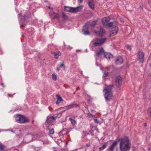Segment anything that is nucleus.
<instances>
[{
  "label": "nucleus",
  "mask_w": 151,
  "mask_h": 151,
  "mask_svg": "<svg viewBox=\"0 0 151 151\" xmlns=\"http://www.w3.org/2000/svg\"><path fill=\"white\" fill-rule=\"evenodd\" d=\"M49 132L51 134H52L54 133V130L53 129H52L49 130Z\"/></svg>",
  "instance_id": "cd10ccee"
},
{
  "label": "nucleus",
  "mask_w": 151,
  "mask_h": 151,
  "mask_svg": "<svg viewBox=\"0 0 151 151\" xmlns=\"http://www.w3.org/2000/svg\"><path fill=\"white\" fill-rule=\"evenodd\" d=\"M82 7L83 6H79L75 8L65 6L64 9L67 12L71 13H76L81 11L82 9Z\"/></svg>",
  "instance_id": "7ed1b4c3"
},
{
  "label": "nucleus",
  "mask_w": 151,
  "mask_h": 151,
  "mask_svg": "<svg viewBox=\"0 0 151 151\" xmlns=\"http://www.w3.org/2000/svg\"><path fill=\"white\" fill-rule=\"evenodd\" d=\"M52 54L56 58H58L59 56L60 55H61V53L60 52L57 53L55 52H52Z\"/></svg>",
  "instance_id": "aec40b11"
},
{
  "label": "nucleus",
  "mask_w": 151,
  "mask_h": 151,
  "mask_svg": "<svg viewBox=\"0 0 151 151\" xmlns=\"http://www.w3.org/2000/svg\"><path fill=\"white\" fill-rule=\"evenodd\" d=\"M132 151H135L136 149V147H132Z\"/></svg>",
  "instance_id": "f704fd0d"
},
{
  "label": "nucleus",
  "mask_w": 151,
  "mask_h": 151,
  "mask_svg": "<svg viewBox=\"0 0 151 151\" xmlns=\"http://www.w3.org/2000/svg\"><path fill=\"white\" fill-rule=\"evenodd\" d=\"M105 94L104 96L106 101H111L113 98V93L112 92H104Z\"/></svg>",
  "instance_id": "423d86ee"
},
{
  "label": "nucleus",
  "mask_w": 151,
  "mask_h": 151,
  "mask_svg": "<svg viewBox=\"0 0 151 151\" xmlns=\"http://www.w3.org/2000/svg\"><path fill=\"white\" fill-rule=\"evenodd\" d=\"M144 125L145 126H146V125H147V124L146 123H144Z\"/></svg>",
  "instance_id": "ea45409f"
},
{
  "label": "nucleus",
  "mask_w": 151,
  "mask_h": 151,
  "mask_svg": "<svg viewBox=\"0 0 151 151\" xmlns=\"http://www.w3.org/2000/svg\"><path fill=\"white\" fill-rule=\"evenodd\" d=\"M109 25V27H111L112 29L110 32V36L111 37L115 35L118 30L117 22H111Z\"/></svg>",
  "instance_id": "f03ea898"
},
{
  "label": "nucleus",
  "mask_w": 151,
  "mask_h": 151,
  "mask_svg": "<svg viewBox=\"0 0 151 151\" xmlns=\"http://www.w3.org/2000/svg\"><path fill=\"white\" fill-rule=\"evenodd\" d=\"M56 96L57 97V100L56 102V104H58L60 103L61 101H63L62 98L59 95H57Z\"/></svg>",
  "instance_id": "dca6fc26"
},
{
  "label": "nucleus",
  "mask_w": 151,
  "mask_h": 151,
  "mask_svg": "<svg viewBox=\"0 0 151 151\" xmlns=\"http://www.w3.org/2000/svg\"><path fill=\"white\" fill-rule=\"evenodd\" d=\"M48 7L49 9H50V6H48Z\"/></svg>",
  "instance_id": "c03bdc74"
},
{
  "label": "nucleus",
  "mask_w": 151,
  "mask_h": 151,
  "mask_svg": "<svg viewBox=\"0 0 151 151\" xmlns=\"http://www.w3.org/2000/svg\"><path fill=\"white\" fill-rule=\"evenodd\" d=\"M5 148V146L0 143V151H3Z\"/></svg>",
  "instance_id": "5701e85b"
},
{
  "label": "nucleus",
  "mask_w": 151,
  "mask_h": 151,
  "mask_svg": "<svg viewBox=\"0 0 151 151\" xmlns=\"http://www.w3.org/2000/svg\"><path fill=\"white\" fill-rule=\"evenodd\" d=\"M82 31L85 35H89V33L88 30V27L86 26H84L83 27Z\"/></svg>",
  "instance_id": "4468645a"
},
{
  "label": "nucleus",
  "mask_w": 151,
  "mask_h": 151,
  "mask_svg": "<svg viewBox=\"0 0 151 151\" xmlns=\"http://www.w3.org/2000/svg\"><path fill=\"white\" fill-rule=\"evenodd\" d=\"M131 147V144L127 137H125L121 139L119 145L121 151H129Z\"/></svg>",
  "instance_id": "f257e3e1"
},
{
  "label": "nucleus",
  "mask_w": 151,
  "mask_h": 151,
  "mask_svg": "<svg viewBox=\"0 0 151 151\" xmlns=\"http://www.w3.org/2000/svg\"><path fill=\"white\" fill-rule=\"evenodd\" d=\"M57 69L58 71H59V70H60V69L59 68H57Z\"/></svg>",
  "instance_id": "a19ab883"
},
{
  "label": "nucleus",
  "mask_w": 151,
  "mask_h": 151,
  "mask_svg": "<svg viewBox=\"0 0 151 151\" xmlns=\"http://www.w3.org/2000/svg\"><path fill=\"white\" fill-rule=\"evenodd\" d=\"M108 76V74L107 73H106L105 72H104V74L103 76V78H105L106 77Z\"/></svg>",
  "instance_id": "7c9ffc66"
},
{
  "label": "nucleus",
  "mask_w": 151,
  "mask_h": 151,
  "mask_svg": "<svg viewBox=\"0 0 151 151\" xmlns=\"http://www.w3.org/2000/svg\"><path fill=\"white\" fill-rule=\"evenodd\" d=\"M78 0L80 3H82L83 1V0Z\"/></svg>",
  "instance_id": "4c0bfd02"
},
{
  "label": "nucleus",
  "mask_w": 151,
  "mask_h": 151,
  "mask_svg": "<svg viewBox=\"0 0 151 151\" xmlns=\"http://www.w3.org/2000/svg\"><path fill=\"white\" fill-rule=\"evenodd\" d=\"M87 114L88 116L90 117H93L95 116L94 115H92L91 114L89 113H88Z\"/></svg>",
  "instance_id": "c85d7f7f"
},
{
  "label": "nucleus",
  "mask_w": 151,
  "mask_h": 151,
  "mask_svg": "<svg viewBox=\"0 0 151 151\" xmlns=\"http://www.w3.org/2000/svg\"><path fill=\"white\" fill-rule=\"evenodd\" d=\"M100 69H101V70H103V71H104L102 69V68H100Z\"/></svg>",
  "instance_id": "79ce46f5"
},
{
  "label": "nucleus",
  "mask_w": 151,
  "mask_h": 151,
  "mask_svg": "<svg viewBox=\"0 0 151 151\" xmlns=\"http://www.w3.org/2000/svg\"><path fill=\"white\" fill-rule=\"evenodd\" d=\"M97 21H94L92 22L91 24V25L94 27L96 24Z\"/></svg>",
  "instance_id": "c756f323"
},
{
  "label": "nucleus",
  "mask_w": 151,
  "mask_h": 151,
  "mask_svg": "<svg viewBox=\"0 0 151 151\" xmlns=\"http://www.w3.org/2000/svg\"><path fill=\"white\" fill-rule=\"evenodd\" d=\"M69 120L70 121L71 124L73 125H74L76 124V122L75 120L71 118H70Z\"/></svg>",
  "instance_id": "4be33fe9"
},
{
  "label": "nucleus",
  "mask_w": 151,
  "mask_h": 151,
  "mask_svg": "<svg viewBox=\"0 0 151 151\" xmlns=\"http://www.w3.org/2000/svg\"><path fill=\"white\" fill-rule=\"evenodd\" d=\"M8 96H9V97H10V94H8Z\"/></svg>",
  "instance_id": "a18cd8bd"
},
{
  "label": "nucleus",
  "mask_w": 151,
  "mask_h": 151,
  "mask_svg": "<svg viewBox=\"0 0 151 151\" xmlns=\"http://www.w3.org/2000/svg\"><path fill=\"white\" fill-rule=\"evenodd\" d=\"M122 79L121 77L119 76L116 77L115 80V83L116 86L119 87L121 85Z\"/></svg>",
  "instance_id": "6e6552de"
},
{
  "label": "nucleus",
  "mask_w": 151,
  "mask_h": 151,
  "mask_svg": "<svg viewBox=\"0 0 151 151\" xmlns=\"http://www.w3.org/2000/svg\"><path fill=\"white\" fill-rule=\"evenodd\" d=\"M78 105L76 104H72L69 105L68 106L64 107L63 108L65 109V110L64 111L66 110H68L69 109H71L72 108L76 107L78 106Z\"/></svg>",
  "instance_id": "ddd939ff"
},
{
  "label": "nucleus",
  "mask_w": 151,
  "mask_h": 151,
  "mask_svg": "<svg viewBox=\"0 0 151 151\" xmlns=\"http://www.w3.org/2000/svg\"><path fill=\"white\" fill-rule=\"evenodd\" d=\"M123 62V59L120 56H118L116 59L115 63L117 64H121Z\"/></svg>",
  "instance_id": "9b49d317"
},
{
  "label": "nucleus",
  "mask_w": 151,
  "mask_h": 151,
  "mask_svg": "<svg viewBox=\"0 0 151 151\" xmlns=\"http://www.w3.org/2000/svg\"><path fill=\"white\" fill-rule=\"evenodd\" d=\"M107 146V144L106 143H105L101 147H100L99 148V149L100 150H102L105 149L106 147Z\"/></svg>",
  "instance_id": "412c9836"
},
{
  "label": "nucleus",
  "mask_w": 151,
  "mask_h": 151,
  "mask_svg": "<svg viewBox=\"0 0 151 151\" xmlns=\"http://www.w3.org/2000/svg\"><path fill=\"white\" fill-rule=\"evenodd\" d=\"M88 3L89 7L91 9L93 10L94 9L93 1L92 0H89Z\"/></svg>",
  "instance_id": "2eb2a0df"
},
{
  "label": "nucleus",
  "mask_w": 151,
  "mask_h": 151,
  "mask_svg": "<svg viewBox=\"0 0 151 151\" xmlns=\"http://www.w3.org/2000/svg\"><path fill=\"white\" fill-rule=\"evenodd\" d=\"M79 88L78 87L77 88H76V89L77 90V89H78Z\"/></svg>",
  "instance_id": "37998d69"
},
{
  "label": "nucleus",
  "mask_w": 151,
  "mask_h": 151,
  "mask_svg": "<svg viewBox=\"0 0 151 151\" xmlns=\"http://www.w3.org/2000/svg\"><path fill=\"white\" fill-rule=\"evenodd\" d=\"M88 102H90V100L89 99V100H88Z\"/></svg>",
  "instance_id": "49530a36"
},
{
  "label": "nucleus",
  "mask_w": 151,
  "mask_h": 151,
  "mask_svg": "<svg viewBox=\"0 0 151 151\" xmlns=\"http://www.w3.org/2000/svg\"><path fill=\"white\" fill-rule=\"evenodd\" d=\"M106 40V38H103L101 39H95L92 41L93 44L95 46L101 45Z\"/></svg>",
  "instance_id": "20e7f679"
},
{
  "label": "nucleus",
  "mask_w": 151,
  "mask_h": 151,
  "mask_svg": "<svg viewBox=\"0 0 151 151\" xmlns=\"http://www.w3.org/2000/svg\"><path fill=\"white\" fill-rule=\"evenodd\" d=\"M52 79L54 81H55L57 79L56 75L55 74H53L52 76Z\"/></svg>",
  "instance_id": "b1692460"
},
{
  "label": "nucleus",
  "mask_w": 151,
  "mask_h": 151,
  "mask_svg": "<svg viewBox=\"0 0 151 151\" xmlns=\"http://www.w3.org/2000/svg\"><path fill=\"white\" fill-rule=\"evenodd\" d=\"M117 142L116 141H114L112 145L109 147V150L111 151H114V148L117 145Z\"/></svg>",
  "instance_id": "f8f14e48"
},
{
  "label": "nucleus",
  "mask_w": 151,
  "mask_h": 151,
  "mask_svg": "<svg viewBox=\"0 0 151 151\" xmlns=\"http://www.w3.org/2000/svg\"><path fill=\"white\" fill-rule=\"evenodd\" d=\"M86 145L87 147H89L90 146V145L88 143H87L86 144Z\"/></svg>",
  "instance_id": "e433bc0d"
},
{
  "label": "nucleus",
  "mask_w": 151,
  "mask_h": 151,
  "mask_svg": "<svg viewBox=\"0 0 151 151\" xmlns=\"http://www.w3.org/2000/svg\"><path fill=\"white\" fill-rule=\"evenodd\" d=\"M16 119L18 122L20 123H27L29 122L28 119L25 118L24 116L18 115L16 117Z\"/></svg>",
  "instance_id": "39448f33"
},
{
  "label": "nucleus",
  "mask_w": 151,
  "mask_h": 151,
  "mask_svg": "<svg viewBox=\"0 0 151 151\" xmlns=\"http://www.w3.org/2000/svg\"><path fill=\"white\" fill-rule=\"evenodd\" d=\"M127 48L128 50H131L132 48L131 46L129 45H127Z\"/></svg>",
  "instance_id": "2f4dec72"
},
{
  "label": "nucleus",
  "mask_w": 151,
  "mask_h": 151,
  "mask_svg": "<svg viewBox=\"0 0 151 151\" xmlns=\"http://www.w3.org/2000/svg\"><path fill=\"white\" fill-rule=\"evenodd\" d=\"M62 17L63 19L65 20L67 18V16L63 13H62Z\"/></svg>",
  "instance_id": "bb28decb"
},
{
  "label": "nucleus",
  "mask_w": 151,
  "mask_h": 151,
  "mask_svg": "<svg viewBox=\"0 0 151 151\" xmlns=\"http://www.w3.org/2000/svg\"><path fill=\"white\" fill-rule=\"evenodd\" d=\"M50 118L51 119H53V120H54V119H55V117H54L53 116H51L50 117Z\"/></svg>",
  "instance_id": "c9c22d12"
},
{
  "label": "nucleus",
  "mask_w": 151,
  "mask_h": 151,
  "mask_svg": "<svg viewBox=\"0 0 151 151\" xmlns=\"http://www.w3.org/2000/svg\"><path fill=\"white\" fill-rule=\"evenodd\" d=\"M110 20V18L109 17H106L104 18L102 20V23L105 26H108L109 27V24L110 23H109Z\"/></svg>",
  "instance_id": "0eeeda50"
},
{
  "label": "nucleus",
  "mask_w": 151,
  "mask_h": 151,
  "mask_svg": "<svg viewBox=\"0 0 151 151\" xmlns=\"http://www.w3.org/2000/svg\"><path fill=\"white\" fill-rule=\"evenodd\" d=\"M104 56L106 59H110L113 57V55L108 53H105L104 54Z\"/></svg>",
  "instance_id": "a211bd4d"
},
{
  "label": "nucleus",
  "mask_w": 151,
  "mask_h": 151,
  "mask_svg": "<svg viewBox=\"0 0 151 151\" xmlns=\"http://www.w3.org/2000/svg\"><path fill=\"white\" fill-rule=\"evenodd\" d=\"M147 112L148 114H149V117L151 119V108H149Z\"/></svg>",
  "instance_id": "393cba45"
},
{
  "label": "nucleus",
  "mask_w": 151,
  "mask_h": 151,
  "mask_svg": "<svg viewBox=\"0 0 151 151\" xmlns=\"http://www.w3.org/2000/svg\"><path fill=\"white\" fill-rule=\"evenodd\" d=\"M113 87V85H109L106 86L105 88H104L103 91L104 92H112V89Z\"/></svg>",
  "instance_id": "9d476101"
},
{
  "label": "nucleus",
  "mask_w": 151,
  "mask_h": 151,
  "mask_svg": "<svg viewBox=\"0 0 151 151\" xmlns=\"http://www.w3.org/2000/svg\"><path fill=\"white\" fill-rule=\"evenodd\" d=\"M105 32V30L101 28L99 31L97 32V34L100 36H102Z\"/></svg>",
  "instance_id": "f3484780"
},
{
  "label": "nucleus",
  "mask_w": 151,
  "mask_h": 151,
  "mask_svg": "<svg viewBox=\"0 0 151 151\" xmlns=\"http://www.w3.org/2000/svg\"><path fill=\"white\" fill-rule=\"evenodd\" d=\"M139 60L140 62L143 63L144 61V54L142 52L140 51L138 53Z\"/></svg>",
  "instance_id": "1a4fd4ad"
},
{
  "label": "nucleus",
  "mask_w": 151,
  "mask_h": 151,
  "mask_svg": "<svg viewBox=\"0 0 151 151\" xmlns=\"http://www.w3.org/2000/svg\"><path fill=\"white\" fill-rule=\"evenodd\" d=\"M105 52L103 48L101 49L100 50L98 51L97 55L98 56H100L103 54H104Z\"/></svg>",
  "instance_id": "6ab92c4d"
},
{
  "label": "nucleus",
  "mask_w": 151,
  "mask_h": 151,
  "mask_svg": "<svg viewBox=\"0 0 151 151\" xmlns=\"http://www.w3.org/2000/svg\"><path fill=\"white\" fill-rule=\"evenodd\" d=\"M53 16L54 18L59 19V16L58 14L57 13H54L53 15Z\"/></svg>",
  "instance_id": "a878e982"
},
{
  "label": "nucleus",
  "mask_w": 151,
  "mask_h": 151,
  "mask_svg": "<svg viewBox=\"0 0 151 151\" xmlns=\"http://www.w3.org/2000/svg\"><path fill=\"white\" fill-rule=\"evenodd\" d=\"M94 120L95 123L98 124L99 123L98 120L97 119H94Z\"/></svg>",
  "instance_id": "473e14b6"
},
{
  "label": "nucleus",
  "mask_w": 151,
  "mask_h": 151,
  "mask_svg": "<svg viewBox=\"0 0 151 151\" xmlns=\"http://www.w3.org/2000/svg\"><path fill=\"white\" fill-rule=\"evenodd\" d=\"M60 67L62 68V67H65V66L63 63H62L60 64Z\"/></svg>",
  "instance_id": "72a5a7b5"
},
{
  "label": "nucleus",
  "mask_w": 151,
  "mask_h": 151,
  "mask_svg": "<svg viewBox=\"0 0 151 151\" xmlns=\"http://www.w3.org/2000/svg\"><path fill=\"white\" fill-rule=\"evenodd\" d=\"M91 111L92 113H93L94 112H95V111H94L93 110H91Z\"/></svg>",
  "instance_id": "58836bf2"
}]
</instances>
